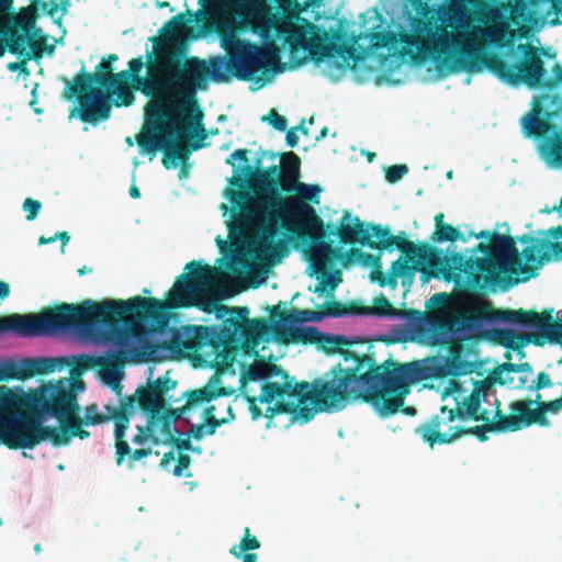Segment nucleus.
Returning a JSON list of instances; mask_svg holds the SVG:
<instances>
[{
	"instance_id": "1",
	"label": "nucleus",
	"mask_w": 562,
	"mask_h": 562,
	"mask_svg": "<svg viewBox=\"0 0 562 562\" xmlns=\"http://www.w3.org/2000/svg\"><path fill=\"white\" fill-rule=\"evenodd\" d=\"M189 274L175 281L166 300L133 296L123 300H83L80 303L65 302L70 339L83 346H108L109 351H200L212 347V351L228 349L222 339L221 326L181 325L169 327V311L196 306L205 312H215L222 305L215 300H201L214 282L216 270L200 261L187 263Z\"/></svg>"
},
{
	"instance_id": "2",
	"label": "nucleus",
	"mask_w": 562,
	"mask_h": 562,
	"mask_svg": "<svg viewBox=\"0 0 562 562\" xmlns=\"http://www.w3.org/2000/svg\"><path fill=\"white\" fill-rule=\"evenodd\" d=\"M239 355L256 358L250 364L236 362L241 371L240 389L254 420L262 416L272 420L277 415L293 414L307 423L317 412H339L348 401L357 400L371 401L384 409L394 411L398 400H383V391L384 395L403 392L401 375L394 371L385 372L384 380H378L368 353H340L346 361L353 359V367L338 364L331 369L330 380L315 379L312 384L296 382L272 363L284 353H269L267 359L261 353Z\"/></svg>"
},
{
	"instance_id": "3",
	"label": "nucleus",
	"mask_w": 562,
	"mask_h": 562,
	"mask_svg": "<svg viewBox=\"0 0 562 562\" xmlns=\"http://www.w3.org/2000/svg\"><path fill=\"white\" fill-rule=\"evenodd\" d=\"M147 60L149 77L139 75L145 65L143 56L130 60L128 69L117 76L131 80L134 89L150 98L144 106L145 117L155 121L175 112L187 114L198 92L205 90L210 80L228 82L231 76L243 81L254 80L259 71L276 70L280 59L279 48L273 43L262 47L247 40H236L227 60L187 57L176 48L159 49L155 60L149 53Z\"/></svg>"
},
{
	"instance_id": "4",
	"label": "nucleus",
	"mask_w": 562,
	"mask_h": 562,
	"mask_svg": "<svg viewBox=\"0 0 562 562\" xmlns=\"http://www.w3.org/2000/svg\"><path fill=\"white\" fill-rule=\"evenodd\" d=\"M469 353H434L424 359L409 362H397L390 358L382 364H378L374 353H368L372 369L376 370L378 380H384L385 372L394 371L401 375L403 392L400 394H383V400H398L396 409H384L380 405L369 403L381 416H390L397 413L404 405L405 397L411 392V386L428 380L471 378L472 391L461 401H457L456 407L441 406L439 413L416 427L415 432L431 448L436 445H448L464 436V423L469 420L486 419L481 412V405L495 395L496 384H508L513 380L509 374L518 372V366L503 363L493 368H486V360L470 361L464 358Z\"/></svg>"
},
{
	"instance_id": "5",
	"label": "nucleus",
	"mask_w": 562,
	"mask_h": 562,
	"mask_svg": "<svg viewBox=\"0 0 562 562\" xmlns=\"http://www.w3.org/2000/svg\"><path fill=\"white\" fill-rule=\"evenodd\" d=\"M549 319L548 308L541 312L496 308L492 302L468 293L458 314L431 323L430 341L432 346L446 348L447 351H464L460 333L475 331L477 338L502 346L508 351H521L529 344L544 346L537 342L535 335L547 329ZM465 351L476 350L468 348Z\"/></svg>"
},
{
	"instance_id": "6",
	"label": "nucleus",
	"mask_w": 562,
	"mask_h": 562,
	"mask_svg": "<svg viewBox=\"0 0 562 562\" xmlns=\"http://www.w3.org/2000/svg\"><path fill=\"white\" fill-rule=\"evenodd\" d=\"M281 302L269 307L271 318H248L247 306L229 307L221 305L217 308V319L224 321L222 344H229L228 349L221 351H258L262 341L276 340L282 345L302 344L314 345L319 351H350L353 345L366 346L367 351L373 347L371 340L359 337L349 339L344 335H333L319 331L316 327H295L290 324H302L299 308L281 310ZM221 341L217 340L218 344Z\"/></svg>"
},
{
	"instance_id": "7",
	"label": "nucleus",
	"mask_w": 562,
	"mask_h": 562,
	"mask_svg": "<svg viewBox=\"0 0 562 562\" xmlns=\"http://www.w3.org/2000/svg\"><path fill=\"white\" fill-rule=\"evenodd\" d=\"M477 239L490 238L495 251L490 258L468 257L460 252L450 255L452 263V282L457 288L468 290H483L487 285L501 286L504 290L516 285L519 282H526L537 276V270L544 261L550 259L551 249L555 255H562V251L554 249V243L547 239L533 238L528 234L522 235L521 243H531L521 251L526 263L521 262L520 254L516 247L515 239L512 236H503L496 232L482 231L474 235Z\"/></svg>"
},
{
	"instance_id": "8",
	"label": "nucleus",
	"mask_w": 562,
	"mask_h": 562,
	"mask_svg": "<svg viewBox=\"0 0 562 562\" xmlns=\"http://www.w3.org/2000/svg\"><path fill=\"white\" fill-rule=\"evenodd\" d=\"M371 44L374 48L393 49L403 44L400 50L402 56H409L416 65L431 58L440 72L481 70L482 45L475 34L471 30L453 33L429 19L412 18L411 32H373Z\"/></svg>"
},
{
	"instance_id": "9",
	"label": "nucleus",
	"mask_w": 562,
	"mask_h": 562,
	"mask_svg": "<svg viewBox=\"0 0 562 562\" xmlns=\"http://www.w3.org/2000/svg\"><path fill=\"white\" fill-rule=\"evenodd\" d=\"M68 363V358L4 359L0 361V382L53 373ZM30 404L23 389L0 386V443L9 449H33L45 440L53 443L54 427L44 426L43 418Z\"/></svg>"
},
{
	"instance_id": "10",
	"label": "nucleus",
	"mask_w": 562,
	"mask_h": 562,
	"mask_svg": "<svg viewBox=\"0 0 562 562\" xmlns=\"http://www.w3.org/2000/svg\"><path fill=\"white\" fill-rule=\"evenodd\" d=\"M186 113L180 115L175 112L169 117L155 121L146 117L147 130L136 138L142 153L155 155L158 150H165L161 162L166 169L187 161L192 150L203 147L207 136L198 98Z\"/></svg>"
},
{
	"instance_id": "11",
	"label": "nucleus",
	"mask_w": 562,
	"mask_h": 562,
	"mask_svg": "<svg viewBox=\"0 0 562 562\" xmlns=\"http://www.w3.org/2000/svg\"><path fill=\"white\" fill-rule=\"evenodd\" d=\"M551 3V9L562 15V0H507L491 4L483 0H474L476 19L485 24L484 27L473 26L471 32L479 38L482 49L483 42L488 41L497 46H504L506 40L513 36L509 22L519 26L521 35L527 33L526 24H536L540 19V7Z\"/></svg>"
},
{
	"instance_id": "12",
	"label": "nucleus",
	"mask_w": 562,
	"mask_h": 562,
	"mask_svg": "<svg viewBox=\"0 0 562 562\" xmlns=\"http://www.w3.org/2000/svg\"><path fill=\"white\" fill-rule=\"evenodd\" d=\"M284 192L293 193L291 196H274V207L266 216V225L262 228V240L256 249L258 258L267 256L281 258L286 255V246L283 240L272 241L277 234V224L279 221L286 220H306L310 226H319L322 218L316 214L313 204L321 203L322 188L318 184H307L302 181H293L284 187Z\"/></svg>"
},
{
	"instance_id": "13",
	"label": "nucleus",
	"mask_w": 562,
	"mask_h": 562,
	"mask_svg": "<svg viewBox=\"0 0 562 562\" xmlns=\"http://www.w3.org/2000/svg\"><path fill=\"white\" fill-rule=\"evenodd\" d=\"M373 237L371 248L373 249H398L411 262L419 265L429 263V269L420 268L423 282H428L430 279H441L446 282H452V263L449 260L450 256L443 255L442 250L424 244H416L407 239L406 233L401 232L400 235L392 236L390 228L382 227L381 225L371 224Z\"/></svg>"
},
{
	"instance_id": "14",
	"label": "nucleus",
	"mask_w": 562,
	"mask_h": 562,
	"mask_svg": "<svg viewBox=\"0 0 562 562\" xmlns=\"http://www.w3.org/2000/svg\"><path fill=\"white\" fill-rule=\"evenodd\" d=\"M7 333L22 338L70 339L65 302L44 307L37 313L0 316V335Z\"/></svg>"
},
{
	"instance_id": "15",
	"label": "nucleus",
	"mask_w": 562,
	"mask_h": 562,
	"mask_svg": "<svg viewBox=\"0 0 562 562\" xmlns=\"http://www.w3.org/2000/svg\"><path fill=\"white\" fill-rule=\"evenodd\" d=\"M95 69L94 74H90L82 67L72 83L65 88L68 91V97L76 95L80 99V119L88 123L106 120L111 111L106 95L100 88H94L93 83L102 87L109 86L112 80L120 79L117 74L113 72L112 66L104 59L100 60Z\"/></svg>"
},
{
	"instance_id": "16",
	"label": "nucleus",
	"mask_w": 562,
	"mask_h": 562,
	"mask_svg": "<svg viewBox=\"0 0 562 562\" xmlns=\"http://www.w3.org/2000/svg\"><path fill=\"white\" fill-rule=\"evenodd\" d=\"M262 153L255 161V177L252 178V192L256 193V200L251 204L246 205L248 214L265 215L267 216L274 204V196H280L284 191L285 180L281 167L272 165L268 168H262Z\"/></svg>"
},
{
	"instance_id": "17",
	"label": "nucleus",
	"mask_w": 562,
	"mask_h": 562,
	"mask_svg": "<svg viewBox=\"0 0 562 562\" xmlns=\"http://www.w3.org/2000/svg\"><path fill=\"white\" fill-rule=\"evenodd\" d=\"M123 356L133 357L136 362L161 363L165 361H180L188 359L195 369L212 368L215 370L214 375L209 382L215 385L218 378L223 374L236 373V362L238 353H122Z\"/></svg>"
},
{
	"instance_id": "18",
	"label": "nucleus",
	"mask_w": 562,
	"mask_h": 562,
	"mask_svg": "<svg viewBox=\"0 0 562 562\" xmlns=\"http://www.w3.org/2000/svg\"><path fill=\"white\" fill-rule=\"evenodd\" d=\"M315 29L311 22L304 25L289 23L278 29V34L289 45L290 60L294 65L301 66L307 60L306 56H299L301 50H306L315 61L330 55L328 46L314 33Z\"/></svg>"
},
{
	"instance_id": "19",
	"label": "nucleus",
	"mask_w": 562,
	"mask_h": 562,
	"mask_svg": "<svg viewBox=\"0 0 562 562\" xmlns=\"http://www.w3.org/2000/svg\"><path fill=\"white\" fill-rule=\"evenodd\" d=\"M255 177V167L250 164H243L235 168V173L229 180V184L236 187L237 190L227 189V198L231 203L239 210V215L234 220L231 226V232L235 231V227L244 228L248 224L255 221H262L266 223L265 215H252L246 211V205L254 203L256 200V193L249 191L252 190V178Z\"/></svg>"
},
{
	"instance_id": "20",
	"label": "nucleus",
	"mask_w": 562,
	"mask_h": 562,
	"mask_svg": "<svg viewBox=\"0 0 562 562\" xmlns=\"http://www.w3.org/2000/svg\"><path fill=\"white\" fill-rule=\"evenodd\" d=\"M27 398L37 413L43 418L45 415L55 417L59 422V427L64 426L66 420L72 419L80 411L76 394L65 389H54L49 393L35 390L26 393Z\"/></svg>"
},
{
	"instance_id": "21",
	"label": "nucleus",
	"mask_w": 562,
	"mask_h": 562,
	"mask_svg": "<svg viewBox=\"0 0 562 562\" xmlns=\"http://www.w3.org/2000/svg\"><path fill=\"white\" fill-rule=\"evenodd\" d=\"M533 398L516 400L509 403V414H503L501 409V420L506 432H515L532 425L542 427L541 414L539 413L537 402Z\"/></svg>"
},
{
	"instance_id": "22",
	"label": "nucleus",
	"mask_w": 562,
	"mask_h": 562,
	"mask_svg": "<svg viewBox=\"0 0 562 562\" xmlns=\"http://www.w3.org/2000/svg\"><path fill=\"white\" fill-rule=\"evenodd\" d=\"M302 236L311 239V245L306 250V258L315 271H324L333 257H337L339 249L334 247L330 241L325 239L326 234L324 224L319 226H310L306 224V231Z\"/></svg>"
},
{
	"instance_id": "23",
	"label": "nucleus",
	"mask_w": 562,
	"mask_h": 562,
	"mask_svg": "<svg viewBox=\"0 0 562 562\" xmlns=\"http://www.w3.org/2000/svg\"><path fill=\"white\" fill-rule=\"evenodd\" d=\"M232 393V389L224 386L218 387L210 383L200 389L188 390L183 393V396L187 398L186 404L180 408H166L165 405L162 409V417H168L170 418V423H173L181 418V416L192 407L202 403H210L221 396H229Z\"/></svg>"
},
{
	"instance_id": "24",
	"label": "nucleus",
	"mask_w": 562,
	"mask_h": 562,
	"mask_svg": "<svg viewBox=\"0 0 562 562\" xmlns=\"http://www.w3.org/2000/svg\"><path fill=\"white\" fill-rule=\"evenodd\" d=\"M105 357H95L94 364L99 369L100 379L110 386L117 395H121L124 378L125 362L137 363L131 356L117 353H104Z\"/></svg>"
},
{
	"instance_id": "25",
	"label": "nucleus",
	"mask_w": 562,
	"mask_h": 562,
	"mask_svg": "<svg viewBox=\"0 0 562 562\" xmlns=\"http://www.w3.org/2000/svg\"><path fill=\"white\" fill-rule=\"evenodd\" d=\"M3 25L10 29L8 33H1L3 37H10L8 49L10 53L21 56L25 50L27 36L30 31L34 27L35 21L31 14H8Z\"/></svg>"
},
{
	"instance_id": "26",
	"label": "nucleus",
	"mask_w": 562,
	"mask_h": 562,
	"mask_svg": "<svg viewBox=\"0 0 562 562\" xmlns=\"http://www.w3.org/2000/svg\"><path fill=\"white\" fill-rule=\"evenodd\" d=\"M168 374L169 371L164 376L149 383L148 386L137 390L138 406L142 411L155 412L157 414L158 409L164 408V395L177 385V382L171 380Z\"/></svg>"
},
{
	"instance_id": "27",
	"label": "nucleus",
	"mask_w": 562,
	"mask_h": 562,
	"mask_svg": "<svg viewBox=\"0 0 562 562\" xmlns=\"http://www.w3.org/2000/svg\"><path fill=\"white\" fill-rule=\"evenodd\" d=\"M370 225L371 224L366 225L359 217H355L352 220L351 214L345 211L335 234L338 235L339 240L342 244L359 243L362 246L371 248V246H373V232L371 231Z\"/></svg>"
},
{
	"instance_id": "28",
	"label": "nucleus",
	"mask_w": 562,
	"mask_h": 562,
	"mask_svg": "<svg viewBox=\"0 0 562 562\" xmlns=\"http://www.w3.org/2000/svg\"><path fill=\"white\" fill-rule=\"evenodd\" d=\"M549 99L550 97L547 94L536 98L531 112L522 119V130L527 136L541 137L552 128L550 120L555 115V112L544 110L542 104V101Z\"/></svg>"
},
{
	"instance_id": "29",
	"label": "nucleus",
	"mask_w": 562,
	"mask_h": 562,
	"mask_svg": "<svg viewBox=\"0 0 562 562\" xmlns=\"http://www.w3.org/2000/svg\"><path fill=\"white\" fill-rule=\"evenodd\" d=\"M105 414L103 417H109L114 420V437H115V463L122 465L125 456L130 453V445L125 440V434L130 425V418H125L119 407L108 404L104 406Z\"/></svg>"
},
{
	"instance_id": "30",
	"label": "nucleus",
	"mask_w": 562,
	"mask_h": 562,
	"mask_svg": "<svg viewBox=\"0 0 562 562\" xmlns=\"http://www.w3.org/2000/svg\"><path fill=\"white\" fill-rule=\"evenodd\" d=\"M494 397V413L492 414L486 408L481 407V412L485 413V416H487L486 419H479L477 422H483V425H477L474 427H467L464 426V436L465 435H474L480 441H486L488 439L487 432H506L505 427L501 420L499 414H501V401L496 397V394Z\"/></svg>"
},
{
	"instance_id": "31",
	"label": "nucleus",
	"mask_w": 562,
	"mask_h": 562,
	"mask_svg": "<svg viewBox=\"0 0 562 562\" xmlns=\"http://www.w3.org/2000/svg\"><path fill=\"white\" fill-rule=\"evenodd\" d=\"M106 90V101L111 100L115 106H130L135 101L134 87L131 80L115 79L109 86H102Z\"/></svg>"
},
{
	"instance_id": "32",
	"label": "nucleus",
	"mask_w": 562,
	"mask_h": 562,
	"mask_svg": "<svg viewBox=\"0 0 562 562\" xmlns=\"http://www.w3.org/2000/svg\"><path fill=\"white\" fill-rule=\"evenodd\" d=\"M82 425H85V423L82 422V418L78 414L77 416L72 417V419L66 420L64 426L59 428L54 427L53 446H66L69 443L72 437H78L80 439L88 438L90 436V432L88 430L82 429Z\"/></svg>"
},
{
	"instance_id": "33",
	"label": "nucleus",
	"mask_w": 562,
	"mask_h": 562,
	"mask_svg": "<svg viewBox=\"0 0 562 562\" xmlns=\"http://www.w3.org/2000/svg\"><path fill=\"white\" fill-rule=\"evenodd\" d=\"M212 25L223 38L233 36L237 26V13L228 4H222L212 15Z\"/></svg>"
},
{
	"instance_id": "34",
	"label": "nucleus",
	"mask_w": 562,
	"mask_h": 562,
	"mask_svg": "<svg viewBox=\"0 0 562 562\" xmlns=\"http://www.w3.org/2000/svg\"><path fill=\"white\" fill-rule=\"evenodd\" d=\"M550 311V319L547 322V329L543 333L535 335L540 345L551 344L562 348V308L554 316V310Z\"/></svg>"
},
{
	"instance_id": "35",
	"label": "nucleus",
	"mask_w": 562,
	"mask_h": 562,
	"mask_svg": "<svg viewBox=\"0 0 562 562\" xmlns=\"http://www.w3.org/2000/svg\"><path fill=\"white\" fill-rule=\"evenodd\" d=\"M443 218V213H438L435 216V231L431 235V239L437 243H453L459 239H463L460 231L452 225L445 223Z\"/></svg>"
},
{
	"instance_id": "36",
	"label": "nucleus",
	"mask_w": 562,
	"mask_h": 562,
	"mask_svg": "<svg viewBox=\"0 0 562 562\" xmlns=\"http://www.w3.org/2000/svg\"><path fill=\"white\" fill-rule=\"evenodd\" d=\"M162 409H158L157 414L155 412H145L148 415V425L154 435H156V427L160 426V434L164 437L165 442H172L175 432H178L177 429L172 428V423H170V418L162 417Z\"/></svg>"
},
{
	"instance_id": "37",
	"label": "nucleus",
	"mask_w": 562,
	"mask_h": 562,
	"mask_svg": "<svg viewBox=\"0 0 562 562\" xmlns=\"http://www.w3.org/2000/svg\"><path fill=\"white\" fill-rule=\"evenodd\" d=\"M300 158L295 153L289 151L282 154L281 169L283 172V179L285 180L284 187L297 180L300 176Z\"/></svg>"
},
{
	"instance_id": "38",
	"label": "nucleus",
	"mask_w": 562,
	"mask_h": 562,
	"mask_svg": "<svg viewBox=\"0 0 562 562\" xmlns=\"http://www.w3.org/2000/svg\"><path fill=\"white\" fill-rule=\"evenodd\" d=\"M543 155L557 166H562V131L543 146ZM553 246L557 251H562V243H555Z\"/></svg>"
},
{
	"instance_id": "39",
	"label": "nucleus",
	"mask_w": 562,
	"mask_h": 562,
	"mask_svg": "<svg viewBox=\"0 0 562 562\" xmlns=\"http://www.w3.org/2000/svg\"><path fill=\"white\" fill-rule=\"evenodd\" d=\"M26 45L30 46V50L25 48L23 52L24 57H26V60L30 59H40L43 56V53L46 52L48 54H52L55 49L54 45L47 44V36L41 35L37 38H33L27 36V43Z\"/></svg>"
},
{
	"instance_id": "40",
	"label": "nucleus",
	"mask_w": 562,
	"mask_h": 562,
	"mask_svg": "<svg viewBox=\"0 0 562 562\" xmlns=\"http://www.w3.org/2000/svg\"><path fill=\"white\" fill-rule=\"evenodd\" d=\"M260 547L261 543L259 539L255 535H251L249 527H245L244 536L240 539V542L238 544H234L231 548L229 553L235 558L239 559L243 553H248L250 551L259 549Z\"/></svg>"
},
{
	"instance_id": "41",
	"label": "nucleus",
	"mask_w": 562,
	"mask_h": 562,
	"mask_svg": "<svg viewBox=\"0 0 562 562\" xmlns=\"http://www.w3.org/2000/svg\"><path fill=\"white\" fill-rule=\"evenodd\" d=\"M420 268L429 269V263L419 265L411 262L407 258L405 260L400 258L392 262L390 271L397 278H412L415 271L420 272Z\"/></svg>"
},
{
	"instance_id": "42",
	"label": "nucleus",
	"mask_w": 562,
	"mask_h": 562,
	"mask_svg": "<svg viewBox=\"0 0 562 562\" xmlns=\"http://www.w3.org/2000/svg\"><path fill=\"white\" fill-rule=\"evenodd\" d=\"M95 357H90L81 353L79 357L71 358L70 374L72 376H80L90 366L94 364Z\"/></svg>"
},
{
	"instance_id": "43",
	"label": "nucleus",
	"mask_w": 562,
	"mask_h": 562,
	"mask_svg": "<svg viewBox=\"0 0 562 562\" xmlns=\"http://www.w3.org/2000/svg\"><path fill=\"white\" fill-rule=\"evenodd\" d=\"M348 262L358 261L363 265H380V258L363 251L360 248H351L346 255Z\"/></svg>"
},
{
	"instance_id": "44",
	"label": "nucleus",
	"mask_w": 562,
	"mask_h": 562,
	"mask_svg": "<svg viewBox=\"0 0 562 562\" xmlns=\"http://www.w3.org/2000/svg\"><path fill=\"white\" fill-rule=\"evenodd\" d=\"M372 313L379 316H396L398 315L397 310L391 304V302L383 295L380 294L373 304Z\"/></svg>"
},
{
	"instance_id": "45",
	"label": "nucleus",
	"mask_w": 562,
	"mask_h": 562,
	"mask_svg": "<svg viewBox=\"0 0 562 562\" xmlns=\"http://www.w3.org/2000/svg\"><path fill=\"white\" fill-rule=\"evenodd\" d=\"M326 316L340 317L350 313H355L352 305H347L341 302L330 301L324 304Z\"/></svg>"
},
{
	"instance_id": "46",
	"label": "nucleus",
	"mask_w": 562,
	"mask_h": 562,
	"mask_svg": "<svg viewBox=\"0 0 562 562\" xmlns=\"http://www.w3.org/2000/svg\"><path fill=\"white\" fill-rule=\"evenodd\" d=\"M85 425H101L109 422V417H103V414L99 413L97 404H90L85 409V416L82 418Z\"/></svg>"
},
{
	"instance_id": "47",
	"label": "nucleus",
	"mask_w": 562,
	"mask_h": 562,
	"mask_svg": "<svg viewBox=\"0 0 562 562\" xmlns=\"http://www.w3.org/2000/svg\"><path fill=\"white\" fill-rule=\"evenodd\" d=\"M132 441L137 445H144L147 441H151L154 445L160 443V439L151 432L148 424L146 426H137V434L133 437Z\"/></svg>"
},
{
	"instance_id": "48",
	"label": "nucleus",
	"mask_w": 562,
	"mask_h": 562,
	"mask_svg": "<svg viewBox=\"0 0 562 562\" xmlns=\"http://www.w3.org/2000/svg\"><path fill=\"white\" fill-rule=\"evenodd\" d=\"M228 417L227 418H220V419H207V422H204V435L212 436L216 432L217 427H221L222 425L227 424L229 420L235 419V414L233 412V408L231 405L227 407Z\"/></svg>"
},
{
	"instance_id": "49",
	"label": "nucleus",
	"mask_w": 562,
	"mask_h": 562,
	"mask_svg": "<svg viewBox=\"0 0 562 562\" xmlns=\"http://www.w3.org/2000/svg\"><path fill=\"white\" fill-rule=\"evenodd\" d=\"M407 172L408 168L406 165H393L385 169V179L390 183H395L400 181Z\"/></svg>"
},
{
	"instance_id": "50",
	"label": "nucleus",
	"mask_w": 562,
	"mask_h": 562,
	"mask_svg": "<svg viewBox=\"0 0 562 562\" xmlns=\"http://www.w3.org/2000/svg\"><path fill=\"white\" fill-rule=\"evenodd\" d=\"M263 121H268L269 124L277 131L283 132L286 128V119L279 114L276 110H271Z\"/></svg>"
},
{
	"instance_id": "51",
	"label": "nucleus",
	"mask_w": 562,
	"mask_h": 562,
	"mask_svg": "<svg viewBox=\"0 0 562 562\" xmlns=\"http://www.w3.org/2000/svg\"><path fill=\"white\" fill-rule=\"evenodd\" d=\"M42 209V203L32 198H26L23 202V210L27 213L26 220L33 221L38 215Z\"/></svg>"
},
{
	"instance_id": "52",
	"label": "nucleus",
	"mask_w": 562,
	"mask_h": 562,
	"mask_svg": "<svg viewBox=\"0 0 562 562\" xmlns=\"http://www.w3.org/2000/svg\"><path fill=\"white\" fill-rule=\"evenodd\" d=\"M136 403L138 404L137 393L134 396H125L120 401L119 412H122L125 418H130Z\"/></svg>"
},
{
	"instance_id": "53",
	"label": "nucleus",
	"mask_w": 562,
	"mask_h": 562,
	"mask_svg": "<svg viewBox=\"0 0 562 562\" xmlns=\"http://www.w3.org/2000/svg\"><path fill=\"white\" fill-rule=\"evenodd\" d=\"M553 385L551 378L546 372H540L537 375V379L529 386L530 390L540 391L546 387H551Z\"/></svg>"
},
{
	"instance_id": "54",
	"label": "nucleus",
	"mask_w": 562,
	"mask_h": 562,
	"mask_svg": "<svg viewBox=\"0 0 562 562\" xmlns=\"http://www.w3.org/2000/svg\"><path fill=\"white\" fill-rule=\"evenodd\" d=\"M248 154L249 150L246 148L236 149L226 158V164L231 165L234 168H237L235 166V160L243 161L244 164H249Z\"/></svg>"
},
{
	"instance_id": "55",
	"label": "nucleus",
	"mask_w": 562,
	"mask_h": 562,
	"mask_svg": "<svg viewBox=\"0 0 562 562\" xmlns=\"http://www.w3.org/2000/svg\"><path fill=\"white\" fill-rule=\"evenodd\" d=\"M191 463V458L189 454L180 453L178 457V462L173 469V474L176 476H182L183 470L187 469Z\"/></svg>"
},
{
	"instance_id": "56",
	"label": "nucleus",
	"mask_w": 562,
	"mask_h": 562,
	"mask_svg": "<svg viewBox=\"0 0 562 562\" xmlns=\"http://www.w3.org/2000/svg\"><path fill=\"white\" fill-rule=\"evenodd\" d=\"M169 443L176 446V448L179 451H184V450H193L194 451L195 450L192 447L191 440L188 436L184 439L175 437L172 442H169Z\"/></svg>"
},
{
	"instance_id": "57",
	"label": "nucleus",
	"mask_w": 562,
	"mask_h": 562,
	"mask_svg": "<svg viewBox=\"0 0 562 562\" xmlns=\"http://www.w3.org/2000/svg\"><path fill=\"white\" fill-rule=\"evenodd\" d=\"M204 424H196V425H192L191 428L188 430L187 432V436L189 438H194L196 440H201L205 435H204Z\"/></svg>"
},
{
	"instance_id": "58",
	"label": "nucleus",
	"mask_w": 562,
	"mask_h": 562,
	"mask_svg": "<svg viewBox=\"0 0 562 562\" xmlns=\"http://www.w3.org/2000/svg\"><path fill=\"white\" fill-rule=\"evenodd\" d=\"M183 15L178 14L176 16H172L166 24V29L170 27L172 32H178L183 26Z\"/></svg>"
},
{
	"instance_id": "59",
	"label": "nucleus",
	"mask_w": 562,
	"mask_h": 562,
	"mask_svg": "<svg viewBox=\"0 0 562 562\" xmlns=\"http://www.w3.org/2000/svg\"><path fill=\"white\" fill-rule=\"evenodd\" d=\"M151 453V449H136L132 451L130 448V453H127L125 457H130L132 461H139L143 458L148 457Z\"/></svg>"
},
{
	"instance_id": "60",
	"label": "nucleus",
	"mask_w": 562,
	"mask_h": 562,
	"mask_svg": "<svg viewBox=\"0 0 562 562\" xmlns=\"http://www.w3.org/2000/svg\"><path fill=\"white\" fill-rule=\"evenodd\" d=\"M26 57H24V60L22 61H13L8 65V69L10 71H18L20 70L24 75H30V70L26 67Z\"/></svg>"
},
{
	"instance_id": "61",
	"label": "nucleus",
	"mask_w": 562,
	"mask_h": 562,
	"mask_svg": "<svg viewBox=\"0 0 562 562\" xmlns=\"http://www.w3.org/2000/svg\"><path fill=\"white\" fill-rule=\"evenodd\" d=\"M12 7L13 0H0V21H4Z\"/></svg>"
},
{
	"instance_id": "62",
	"label": "nucleus",
	"mask_w": 562,
	"mask_h": 562,
	"mask_svg": "<svg viewBox=\"0 0 562 562\" xmlns=\"http://www.w3.org/2000/svg\"><path fill=\"white\" fill-rule=\"evenodd\" d=\"M285 142L290 147H295L299 143V136L296 134V127H292L286 132Z\"/></svg>"
},
{
	"instance_id": "63",
	"label": "nucleus",
	"mask_w": 562,
	"mask_h": 562,
	"mask_svg": "<svg viewBox=\"0 0 562 562\" xmlns=\"http://www.w3.org/2000/svg\"><path fill=\"white\" fill-rule=\"evenodd\" d=\"M325 316L324 308L321 311L310 310V322H321Z\"/></svg>"
},
{
	"instance_id": "64",
	"label": "nucleus",
	"mask_w": 562,
	"mask_h": 562,
	"mask_svg": "<svg viewBox=\"0 0 562 562\" xmlns=\"http://www.w3.org/2000/svg\"><path fill=\"white\" fill-rule=\"evenodd\" d=\"M383 283H385V285H389L392 289H395L397 286V277L390 271L385 277V281H383Z\"/></svg>"
}]
</instances>
